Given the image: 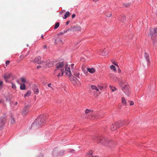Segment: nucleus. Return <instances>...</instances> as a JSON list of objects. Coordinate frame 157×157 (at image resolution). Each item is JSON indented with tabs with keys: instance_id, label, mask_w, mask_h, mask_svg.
Segmentation results:
<instances>
[{
	"instance_id": "9d476101",
	"label": "nucleus",
	"mask_w": 157,
	"mask_h": 157,
	"mask_svg": "<svg viewBox=\"0 0 157 157\" xmlns=\"http://www.w3.org/2000/svg\"><path fill=\"white\" fill-rule=\"evenodd\" d=\"M65 71L66 75L68 76L69 77H70L71 75V73L69 67H65Z\"/></svg>"
},
{
	"instance_id": "37998d69",
	"label": "nucleus",
	"mask_w": 157,
	"mask_h": 157,
	"mask_svg": "<svg viewBox=\"0 0 157 157\" xmlns=\"http://www.w3.org/2000/svg\"><path fill=\"white\" fill-rule=\"evenodd\" d=\"M41 38L42 39H44V37H43V35H42L41 36Z\"/></svg>"
},
{
	"instance_id": "3c124183",
	"label": "nucleus",
	"mask_w": 157,
	"mask_h": 157,
	"mask_svg": "<svg viewBox=\"0 0 157 157\" xmlns=\"http://www.w3.org/2000/svg\"><path fill=\"white\" fill-rule=\"evenodd\" d=\"M17 104V102H16V104Z\"/></svg>"
},
{
	"instance_id": "412c9836",
	"label": "nucleus",
	"mask_w": 157,
	"mask_h": 157,
	"mask_svg": "<svg viewBox=\"0 0 157 157\" xmlns=\"http://www.w3.org/2000/svg\"><path fill=\"white\" fill-rule=\"evenodd\" d=\"M109 87L112 92H114L116 91L117 89L115 87L111 85L109 86Z\"/></svg>"
},
{
	"instance_id": "0eeeda50",
	"label": "nucleus",
	"mask_w": 157,
	"mask_h": 157,
	"mask_svg": "<svg viewBox=\"0 0 157 157\" xmlns=\"http://www.w3.org/2000/svg\"><path fill=\"white\" fill-rule=\"evenodd\" d=\"M101 52V54L103 56H107L109 54V52L107 48H102L99 50Z\"/></svg>"
},
{
	"instance_id": "423d86ee",
	"label": "nucleus",
	"mask_w": 157,
	"mask_h": 157,
	"mask_svg": "<svg viewBox=\"0 0 157 157\" xmlns=\"http://www.w3.org/2000/svg\"><path fill=\"white\" fill-rule=\"evenodd\" d=\"M154 33H150V35L151 36V38L152 41L154 44H155V42L156 41V39L155 38V36L156 35L155 34L157 33V28H155L154 29Z\"/></svg>"
},
{
	"instance_id": "bb28decb",
	"label": "nucleus",
	"mask_w": 157,
	"mask_h": 157,
	"mask_svg": "<svg viewBox=\"0 0 157 157\" xmlns=\"http://www.w3.org/2000/svg\"><path fill=\"white\" fill-rule=\"evenodd\" d=\"M34 92L35 94H38L39 92V90L38 89H35L34 90Z\"/></svg>"
},
{
	"instance_id": "4468645a",
	"label": "nucleus",
	"mask_w": 157,
	"mask_h": 157,
	"mask_svg": "<svg viewBox=\"0 0 157 157\" xmlns=\"http://www.w3.org/2000/svg\"><path fill=\"white\" fill-rule=\"evenodd\" d=\"M115 123L117 127V128H118L122 126L123 125V123L121 121H118Z\"/></svg>"
},
{
	"instance_id": "c03bdc74",
	"label": "nucleus",
	"mask_w": 157,
	"mask_h": 157,
	"mask_svg": "<svg viewBox=\"0 0 157 157\" xmlns=\"http://www.w3.org/2000/svg\"><path fill=\"white\" fill-rule=\"evenodd\" d=\"M70 22L69 21H67L66 22V24L67 25H68Z\"/></svg>"
},
{
	"instance_id": "49530a36",
	"label": "nucleus",
	"mask_w": 157,
	"mask_h": 157,
	"mask_svg": "<svg viewBox=\"0 0 157 157\" xmlns=\"http://www.w3.org/2000/svg\"><path fill=\"white\" fill-rule=\"evenodd\" d=\"M122 18L124 19H125V17L124 16H123Z\"/></svg>"
},
{
	"instance_id": "f03ea898",
	"label": "nucleus",
	"mask_w": 157,
	"mask_h": 157,
	"mask_svg": "<svg viewBox=\"0 0 157 157\" xmlns=\"http://www.w3.org/2000/svg\"><path fill=\"white\" fill-rule=\"evenodd\" d=\"M56 68L55 70V72L57 73L59 72H64V64L62 62H60L56 64Z\"/></svg>"
},
{
	"instance_id": "4c0bfd02",
	"label": "nucleus",
	"mask_w": 157,
	"mask_h": 157,
	"mask_svg": "<svg viewBox=\"0 0 157 157\" xmlns=\"http://www.w3.org/2000/svg\"><path fill=\"white\" fill-rule=\"evenodd\" d=\"M92 157H100L98 155H93Z\"/></svg>"
},
{
	"instance_id": "5701e85b",
	"label": "nucleus",
	"mask_w": 157,
	"mask_h": 157,
	"mask_svg": "<svg viewBox=\"0 0 157 157\" xmlns=\"http://www.w3.org/2000/svg\"><path fill=\"white\" fill-rule=\"evenodd\" d=\"M20 89L21 90H25L26 89L24 83L21 85L20 87Z\"/></svg>"
},
{
	"instance_id": "1a4fd4ad",
	"label": "nucleus",
	"mask_w": 157,
	"mask_h": 157,
	"mask_svg": "<svg viewBox=\"0 0 157 157\" xmlns=\"http://www.w3.org/2000/svg\"><path fill=\"white\" fill-rule=\"evenodd\" d=\"M55 42L57 44H63V41L61 38L58 36L56 37V38Z\"/></svg>"
},
{
	"instance_id": "a211bd4d",
	"label": "nucleus",
	"mask_w": 157,
	"mask_h": 157,
	"mask_svg": "<svg viewBox=\"0 0 157 157\" xmlns=\"http://www.w3.org/2000/svg\"><path fill=\"white\" fill-rule=\"evenodd\" d=\"M110 68L111 70L114 72H116L117 71V70L116 68V67L115 66L113 65H112L110 66Z\"/></svg>"
},
{
	"instance_id": "20e7f679",
	"label": "nucleus",
	"mask_w": 157,
	"mask_h": 157,
	"mask_svg": "<svg viewBox=\"0 0 157 157\" xmlns=\"http://www.w3.org/2000/svg\"><path fill=\"white\" fill-rule=\"evenodd\" d=\"M122 89L124 90L125 94L127 96H129L130 94V91L129 89L128 86L126 85H124L122 86Z\"/></svg>"
},
{
	"instance_id": "b1692460",
	"label": "nucleus",
	"mask_w": 157,
	"mask_h": 157,
	"mask_svg": "<svg viewBox=\"0 0 157 157\" xmlns=\"http://www.w3.org/2000/svg\"><path fill=\"white\" fill-rule=\"evenodd\" d=\"M31 94V91L30 90H28L26 94H25L24 95L25 97L29 96H30V94Z\"/></svg>"
},
{
	"instance_id": "09e8293b",
	"label": "nucleus",
	"mask_w": 157,
	"mask_h": 157,
	"mask_svg": "<svg viewBox=\"0 0 157 157\" xmlns=\"http://www.w3.org/2000/svg\"><path fill=\"white\" fill-rule=\"evenodd\" d=\"M71 66H72V67H73V66L74 65V64H71Z\"/></svg>"
},
{
	"instance_id": "2eb2a0df",
	"label": "nucleus",
	"mask_w": 157,
	"mask_h": 157,
	"mask_svg": "<svg viewBox=\"0 0 157 157\" xmlns=\"http://www.w3.org/2000/svg\"><path fill=\"white\" fill-rule=\"evenodd\" d=\"M12 76V75L10 74H7L5 75L4 76V78L6 80V81L7 82V80L9 78H10Z\"/></svg>"
},
{
	"instance_id": "7c9ffc66",
	"label": "nucleus",
	"mask_w": 157,
	"mask_h": 157,
	"mask_svg": "<svg viewBox=\"0 0 157 157\" xmlns=\"http://www.w3.org/2000/svg\"><path fill=\"white\" fill-rule=\"evenodd\" d=\"M128 102H129V105H134V102L133 101H129Z\"/></svg>"
},
{
	"instance_id": "a19ab883",
	"label": "nucleus",
	"mask_w": 157,
	"mask_h": 157,
	"mask_svg": "<svg viewBox=\"0 0 157 157\" xmlns=\"http://www.w3.org/2000/svg\"><path fill=\"white\" fill-rule=\"evenodd\" d=\"M146 59H147V61L149 62V59H148V57H146Z\"/></svg>"
},
{
	"instance_id": "58836bf2",
	"label": "nucleus",
	"mask_w": 157,
	"mask_h": 157,
	"mask_svg": "<svg viewBox=\"0 0 157 157\" xmlns=\"http://www.w3.org/2000/svg\"><path fill=\"white\" fill-rule=\"evenodd\" d=\"M12 120L13 121V123L14 122H15V120H14V118L13 117H12Z\"/></svg>"
},
{
	"instance_id": "2f4dec72",
	"label": "nucleus",
	"mask_w": 157,
	"mask_h": 157,
	"mask_svg": "<svg viewBox=\"0 0 157 157\" xmlns=\"http://www.w3.org/2000/svg\"><path fill=\"white\" fill-rule=\"evenodd\" d=\"M98 88L100 90H102L103 89V87L102 86H100L99 85H98Z\"/></svg>"
},
{
	"instance_id": "ddd939ff",
	"label": "nucleus",
	"mask_w": 157,
	"mask_h": 157,
	"mask_svg": "<svg viewBox=\"0 0 157 157\" xmlns=\"http://www.w3.org/2000/svg\"><path fill=\"white\" fill-rule=\"evenodd\" d=\"M110 128L112 131H114L117 129V127L115 122L114 124H112L110 126Z\"/></svg>"
},
{
	"instance_id": "473e14b6",
	"label": "nucleus",
	"mask_w": 157,
	"mask_h": 157,
	"mask_svg": "<svg viewBox=\"0 0 157 157\" xmlns=\"http://www.w3.org/2000/svg\"><path fill=\"white\" fill-rule=\"evenodd\" d=\"M12 88L13 89H15L16 88V86L15 84H14L13 83H12Z\"/></svg>"
},
{
	"instance_id": "aec40b11",
	"label": "nucleus",
	"mask_w": 157,
	"mask_h": 157,
	"mask_svg": "<svg viewBox=\"0 0 157 157\" xmlns=\"http://www.w3.org/2000/svg\"><path fill=\"white\" fill-rule=\"evenodd\" d=\"M70 13L68 11L64 15V17H63V19H65L66 18L70 16Z\"/></svg>"
},
{
	"instance_id": "c85d7f7f",
	"label": "nucleus",
	"mask_w": 157,
	"mask_h": 157,
	"mask_svg": "<svg viewBox=\"0 0 157 157\" xmlns=\"http://www.w3.org/2000/svg\"><path fill=\"white\" fill-rule=\"evenodd\" d=\"M3 86V82L2 81H0V89H1Z\"/></svg>"
},
{
	"instance_id": "8fccbe9b",
	"label": "nucleus",
	"mask_w": 157,
	"mask_h": 157,
	"mask_svg": "<svg viewBox=\"0 0 157 157\" xmlns=\"http://www.w3.org/2000/svg\"><path fill=\"white\" fill-rule=\"evenodd\" d=\"M48 86H50V84H48Z\"/></svg>"
},
{
	"instance_id": "f257e3e1",
	"label": "nucleus",
	"mask_w": 157,
	"mask_h": 157,
	"mask_svg": "<svg viewBox=\"0 0 157 157\" xmlns=\"http://www.w3.org/2000/svg\"><path fill=\"white\" fill-rule=\"evenodd\" d=\"M85 114L91 120L98 119L99 118L98 116L99 115L98 114L94 116L93 111L90 109H86L85 111Z\"/></svg>"
},
{
	"instance_id": "cd10ccee",
	"label": "nucleus",
	"mask_w": 157,
	"mask_h": 157,
	"mask_svg": "<svg viewBox=\"0 0 157 157\" xmlns=\"http://www.w3.org/2000/svg\"><path fill=\"white\" fill-rule=\"evenodd\" d=\"M59 22H57L55 25V26L54 27V29H57L59 26Z\"/></svg>"
},
{
	"instance_id": "ea45409f",
	"label": "nucleus",
	"mask_w": 157,
	"mask_h": 157,
	"mask_svg": "<svg viewBox=\"0 0 157 157\" xmlns=\"http://www.w3.org/2000/svg\"><path fill=\"white\" fill-rule=\"evenodd\" d=\"M43 48H44L46 49L47 48V46L46 45H44L43 46Z\"/></svg>"
},
{
	"instance_id": "72a5a7b5",
	"label": "nucleus",
	"mask_w": 157,
	"mask_h": 157,
	"mask_svg": "<svg viewBox=\"0 0 157 157\" xmlns=\"http://www.w3.org/2000/svg\"><path fill=\"white\" fill-rule=\"evenodd\" d=\"M26 56H23L22 55H21L20 56V58H21V59H24Z\"/></svg>"
},
{
	"instance_id": "6ab92c4d",
	"label": "nucleus",
	"mask_w": 157,
	"mask_h": 157,
	"mask_svg": "<svg viewBox=\"0 0 157 157\" xmlns=\"http://www.w3.org/2000/svg\"><path fill=\"white\" fill-rule=\"evenodd\" d=\"M91 88L93 90H95L97 91H99V89L98 87L95 85H92L91 86Z\"/></svg>"
},
{
	"instance_id": "c9c22d12",
	"label": "nucleus",
	"mask_w": 157,
	"mask_h": 157,
	"mask_svg": "<svg viewBox=\"0 0 157 157\" xmlns=\"http://www.w3.org/2000/svg\"><path fill=\"white\" fill-rule=\"evenodd\" d=\"M112 63H113V64H114L115 65V66H117L118 67H119V66H118V64H117V63H114V62H112Z\"/></svg>"
},
{
	"instance_id": "f8f14e48",
	"label": "nucleus",
	"mask_w": 157,
	"mask_h": 157,
	"mask_svg": "<svg viewBox=\"0 0 157 157\" xmlns=\"http://www.w3.org/2000/svg\"><path fill=\"white\" fill-rule=\"evenodd\" d=\"M74 75L76 77L79 78L80 75L79 70L78 69H77L74 70L73 71Z\"/></svg>"
},
{
	"instance_id": "39448f33",
	"label": "nucleus",
	"mask_w": 157,
	"mask_h": 157,
	"mask_svg": "<svg viewBox=\"0 0 157 157\" xmlns=\"http://www.w3.org/2000/svg\"><path fill=\"white\" fill-rule=\"evenodd\" d=\"M98 141V143H100L103 145H106L108 143V140L107 139L102 137H99Z\"/></svg>"
},
{
	"instance_id": "c756f323",
	"label": "nucleus",
	"mask_w": 157,
	"mask_h": 157,
	"mask_svg": "<svg viewBox=\"0 0 157 157\" xmlns=\"http://www.w3.org/2000/svg\"><path fill=\"white\" fill-rule=\"evenodd\" d=\"M21 79L22 82H26V79L24 78H21Z\"/></svg>"
},
{
	"instance_id": "9b49d317",
	"label": "nucleus",
	"mask_w": 157,
	"mask_h": 157,
	"mask_svg": "<svg viewBox=\"0 0 157 157\" xmlns=\"http://www.w3.org/2000/svg\"><path fill=\"white\" fill-rule=\"evenodd\" d=\"M29 109L27 107H25L22 113V115L23 116H26L29 112Z\"/></svg>"
},
{
	"instance_id": "de8ad7c7",
	"label": "nucleus",
	"mask_w": 157,
	"mask_h": 157,
	"mask_svg": "<svg viewBox=\"0 0 157 157\" xmlns=\"http://www.w3.org/2000/svg\"><path fill=\"white\" fill-rule=\"evenodd\" d=\"M75 151V150H72V151H71V152H74Z\"/></svg>"
},
{
	"instance_id": "e433bc0d",
	"label": "nucleus",
	"mask_w": 157,
	"mask_h": 157,
	"mask_svg": "<svg viewBox=\"0 0 157 157\" xmlns=\"http://www.w3.org/2000/svg\"><path fill=\"white\" fill-rule=\"evenodd\" d=\"M75 14H74H74H73L72 15V16H71V17H72V18H74L75 17Z\"/></svg>"
},
{
	"instance_id": "393cba45",
	"label": "nucleus",
	"mask_w": 157,
	"mask_h": 157,
	"mask_svg": "<svg viewBox=\"0 0 157 157\" xmlns=\"http://www.w3.org/2000/svg\"><path fill=\"white\" fill-rule=\"evenodd\" d=\"M58 74L57 75V76L58 78H59L63 76L64 72H58Z\"/></svg>"
},
{
	"instance_id": "a18cd8bd",
	"label": "nucleus",
	"mask_w": 157,
	"mask_h": 157,
	"mask_svg": "<svg viewBox=\"0 0 157 157\" xmlns=\"http://www.w3.org/2000/svg\"><path fill=\"white\" fill-rule=\"evenodd\" d=\"M99 0H93V1L94 2H97Z\"/></svg>"
},
{
	"instance_id": "dca6fc26",
	"label": "nucleus",
	"mask_w": 157,
	"mask_h": 157,
	"mask_svg": "<svg viewBox=\"0 0 157 157\" xmlns=\"http://www.w3.org/2000/svg\"><path fill=\"white\" fill-rule=\"evenodd\" d=\"M87 71L91 73H93L95 72V70L94 68H88L87 69Z\"/></svg>"
},
{
	"instance_id": "6e6552de",
	"label": "nucleus",
	"mask_w": 157,
	"mask_h": 157,
	"mask_svg": "<svg viewBox=\"0 0 157 157\" xmlns=\"http://www.w3.org/2000/svg\"><path fill=\"white\" fill-rule=\"evenodd\" d=\"M41 58L40 56H38L36 58L34 59L31 61V62L33 63H37L38 64L42 63L43 61L41 60Z\"/></svg>"
},
{
	"instance_id": "f704fd0d",
	"label": "nucleus",
	"mask_w": 157,
	"mask_h": 157,
	"mask_svg": "<svg viewBox=\"0 0 157 157\" xmlns=\"http://www.w3.org/2000/svg\"><path fill=\"white\" fill-rule=\"evenodd\" d=\"M10 62L9 60H7L6 61V66H7L10 63Z\"/></svg>"
},
{
	"instance_id": "f3484780",
	"label": "nucleus",
	"mask_w": 157,
	"mask_h": 157,
	"mask_svg": "<svg viewBox=\"0 0 157 157\" xmlns=\"http://www.w3.org/2000/svg\"><path fill=\"white\" fill-rule=\"evenodd\" d=\"M121 102L122 104L124 105H127V101L125 98L123 97L121 98Z\"/></svg>"
},
{
	"instance_id": "79ce46f5",
	"label": "nucleus",
	"mask_w": 157,
	"mask_h": 157,
	"mask_svg": "<svg viewBox=\"0 0 157 157\" xmlns=\"http://www.w3.org/2000/svg\"><path fill=\"white\" fill-rule=\"evenodd\" d=\"M41 67V66H38L37 67V68L39 69V68H40Z\"/></svg>"
},
{
	"instance_id": "a878e982",
	"label": "nucleus",
	"mask_w": 157,
	"mask_h": 157,
	"mask_svg": "<svg viewBox=\"0 0 157 157\" xmlns=\"http://www.w3.org/2000/svg\"><path fill=\"white\" fill-rule=\"evenodd\" d=\"M105 16H106V17H110L112 16V14L111 12H110L109 13H107V12L105 13Z\"/></svg>"
},
{
	"instance_id": "7ed1b4c3",
	"label": "nucleus",
	"mask_w": 157,
	"mask_h": 157,
	"mask_svg": "<svg viewBox=\"0 0 157 157\" xmlns=\"http://www.w3.org/2000/svg\"><path fill=\"white\" fill-rule=\"evenodd\" d=\"M45 122V121L44 119H41L40 117H38L36 119V121L32 124L31 127H33L37 126V124L39 126L43 125Z\"/></svg>"
},
{
	"instance_id": "4be33fe9",
	"label": "nucleus",
	"mask_w": 157,
	"mask_h": 157,
	"mask_svg": "<svg viewBox=\"0 0 157 157\" xmlns=\"http://www.w3.org/2000/svg\"><path fill=\"white\" fill-rule=\"evenodd\" d=\"M93 154V152L91 151H90L87 152V155L88 157H92Z\"/></svg>"
}]
</instances>
